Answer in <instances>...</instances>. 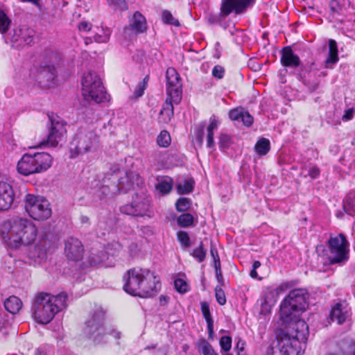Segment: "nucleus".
I'll list each match as a JSON object with an SVG mask.
<instances>
[{
  "label": "nucleus",
  "instance_id": "nucleus-29",
  "mask_svg": "<svg viewBox=\"0 0 355 355\" xmlns=\"http://www.w3.org/2000/svg\"><path fill=\"white\" fill-rule=\"evenodd\" d=\"M338 60L337 44L335 40H329V57L326 60V63L335 64Z\"/></svg>",
  "mask_w": 355,
  "mask_h": 355
},
{
  "label": "nucleus",
  "instance_id": "nucleus-48",
  "mask_svg": "<svg viewBox=\"0 0 355 355\" xmlns=\"http://www.w3.org/2000/svg\"><path fill=\"white\" fill-rule=\"evenodd\" d=\"M225 73L224 68L220 65H216L212 69V75L214 77L221 79L223 78Z\"/></svg>",
  "mask_w": 355,
  "mask_h": 355
},
{
  "label": "nucleus",
  "instance_id": "nucleus-35",
  "mask_svg": "<svg viewBox=\"0 0 355 355\" xmlns=\"http://www.w3.org/2000/svg\"><path fill=\"white\" fill-rule=\"evenodd\" d=\"M193 222V216L189 213L182 214L178 218V224L182 227L191 226Z\"/></svg>",
  "mask_w": 355,
  "mask_h": 355
},
{
  "label": "nucleus",
  "instance_id": "nucleus-6",
  "mask_svg": "<svg viewBox=\"0 0 355 355\" xmlns=\"http://www.w3.org/2000/svg\"><path fill=\"white\" fill-rule=\"evenodd\" d=\"M166 78L167 98L159 117V121L165 123L170 121L173 116V103L178 104L182 99V84L177 71L174 68H168L166 70Z\"/></svg>",
  "mask_w": 355,
  "mask_h": 355
},
{
  "label": "nucleus",
  "instance_id": "nucleus-25",
  "mask_svg": "<svg viewBox=\"0 0 355 355\" xmlns=\"http://www.w3.org/2000/svg\"><path fill=\"white\" fill-rule=\"evenodd\" d=\"M4 307L9 313L16 314L21 309L22 302L19 297L12 295L4 301Z\"/></svg>",
  "mask_w": 355,
  "mask_h": 355
},
{
  "label": "nucleus",
  "instance_id": "nucleus-46",
  "mask_svg": "<svg viewBox=\"0 0 355 355\" xmlns=\"http://www.w3.org/2000/svg\"><path fill=\"white\" fill-rule=\"evenodd\" d=\"M110 6H113L114 9H120L122 10L128 8L125 0H107Z\"/></svg>",
  "mask_w": 355,
  "mask_h": 355
},
{
  "label": "nucleus",
  "instance_id": "nucleus-44",
  "mask_svg": "<svg viewBox=\"0 0 355 355\" xmlns=\"http://www.w3.org/2000/svg\"><path fill=\"white\" fill-rule=\"evenodd\" d=\"M232 143L231 137L227 134L221 133L219 137V147L220 148H227Z\"/></svg>",
  "mask_w": 355,
  "mask_h": 355
},
{
  "label": "nucleus",
  "instance_id": "nucleus-24",
  "mask_svg": "<svg viewBox=\"0 0 355 355\" xmlns=\"http://www.w3.org/2000/svg\"><path fill=\"white\" fill-rule=\"evenodd\" d=\"M49 247V243L46 241L45 238L42 239L39 243L29 250L28 257L31 259L37 261V259L42 261L46 258L47 249Z\"/></svg>",
  "mask_w": 355,
  "mask_h": 355
},
{
  "label": "nucleus",
  "instance_id": "nucleus-15",
  "mask_svg": "<svg viewBox=\"0 0 355 355\" xmlns=\"http://www.w3.org/2000/svg\"><path fill=\"white\" fill-rule=\"evenodd\" d=\"M150 204V199L137 194L131 203L120 207L121 213L134 216L147 215Z\"/></svg>",
  "mask_w": 355,
  "mask_h": 355
},
{
  "label": "nucleus",
  "instance_id": "nucleus-18",
  "mask_svg": "<svg viewBox=\"0 0 355 355\" xmlns=\"http://www.w3.org/2000/svg\"><path fill=\"white\" fill-rule=\"evenodd\" d=\"M326 355H355V343L350 339L331 342Z\"/></svg>",
  "mask_w": 355,
  "mask_h": 355
},
{
  "label": "nucleus",
  "instance_id": "nucleus-52",
  "mask_svg": "<svg viewBox=\"0 0 355 355\" xmlns=\"http://www.w3.org/2000/svg\"><path fill=\"white\" fill-rule=\"evenodd\" d=\"M111 335L114 338L116 339H120L121 338V332L120 331H116V329H114L112 327H107L105 328V334H104V338L105 337L106 335Z\"/></svg>",
  "mask_w": 355,
  "mask_h": 355
},
{
  "label": "nucleus",
  "instance_id": "nucleus-42",
  "mask_svg": "<svg viewBox=\"0 0 355 355\" xmlns=\"http://www.w3.org/2000/svg\"><path fill=\"white\" fill-rule=\"evenodd\" d=\"M178 239L180 243L185 248H188L191 245V241L189 234L184 231H180L178 232Z\"/></svg>",
  "mask_w": 355,
  "mask_h": 355
},
{
  "label": "nucleus",
  "instance_id": "nucleus-1",
  "mask_svg": "<svg viewBox=\"0 0 355 355\" xmlns=\"http://www.w3.org/2000/svg\"><path fill=\"white\" fill-rule=\"evenodd\" d=\"M37 233L35 224L26 218L16 217L0 224V237L12 248L31 244L35 240Z\"/></svg>",
  "mask_w": 355,
  "mask_h": 355
},
{
  "label": "nucleus",
  "instance_id": "nucleus-63",
  "mask_svg": "<svg viewBox=\"0 0 355 355\" xmlns=\"http://www.w3.org/2000/svg\"><path fill=\"white\" fill-rule=\"evenodd\" d=\"M169 301V297L166 295H160L159 297V304L161 306H165L168 304Z\"/></svg>",
  "mask_w": 355,
  "mask_h": 355
},
{
  "label": "nucleus",
  "instance_id": "nucleus-39",
  "mask_svg": "<svg viewBox=\"0 0 355 355\" xmlns=\"http://www.w3.org/2000/svg\"><path fill=\"white\" fill-rule=\"evenodd\" d=\"M156 189L162 194L168 193L172 189L171 180H163L158 182Z\"/></svg>",
  "mask_w": 355,
  "mask_h": 355
},
{
  "label": "nucleus",
  "instance_id": "nucleus-36",
  "mask_svg": "<svg viewBox=\"0 0 355 355\" xmlns=\"http://www.w3.org/2000/svg\"><path fill=\"white\" fill-rule=\"evenodd\" d=\"M162 21L164 24L180 26L179 21L175 19L168 10H164L162 14Z\"/></svg>",
  "mask_w": 355,
  "mask_h": 355
},
{
  "label": "nucleus",
  "instance_id": "nucleus-2",
  "mask_svg": "<svg viewBox=\"0 0 355 355\" xmlns=\"http://www.w3.org/2000/svg\"><path fill=\"white\" fill-rule=\"evenodd\" d=\"M123 290L130 295L140 297H151L159 291L161 284L153 272L148 269L133 268L123 277Z\"/></svg>",
  "mask_w": 355,
  "mask_h": 355
},
{
  "label": "nucleus",
  "instance_id": "nucleus-12",
  "mask_svg": "<svg viewBox=\"0 0 355 355\" xmlns=\"http://www.w3.org/2000/svg\"><path fill=\"white\" fill-rule=\"evenodd\" d=\"M104 319L105 312L99 309L96 311L86 322L85 333L96 343H101L104 340L105 330L103 327Z\"/></svg>",
  "mask_w": 355,
  "mask_h": 355
},
{
  "label": "nucleus",
  "instance_id": "nucleus-7",
  "mask_svg": "<svg viewBox=\"0 0 355 355\" xmlns=\"http://www.w3.org/2000/svg\"><path fill=\"white\" fill-rule=\"evenodd\" d=\"M53 162L51 155L47 153H26L19 160L17 170L19 173L28 176L49 169Z\"/></svg>",
  "mask_w": 355,
  "mask_h": 355
},
{
  "label": "nucleus",
  "instance_id": "nucleus-30",
  "mask_svg": "<svg viewBox=\"0 0 355 355\" xmlns=\"http://www.w3.org/2000/svg\"><path fill=\"white\" fill-rule=\"evenodd\" d=\"M343 208L345 212L350 215H355V196L349 193L343 202Z\"/></svg>",
  "mask_w": 355,
  "mask_h": 355
},
{
  "label": "nucleus",
  "instance_id": "nucleus-61",
  "mask_svg": "<svg viewBox=\"0 0 355 355\" xmlns=\"http://www.w3.org/2000/svg\"><path fill=\"white\" fill-rule=\"evenodd\" d=\"M210 252H211V257L214 259V265L216 264V261L217 260H218V262H220V258H219V256L218 254L217 250L216 249H214V248H211Z\"/></svg>",
  "mask_w": 355,
  "mask_h": 355
},
{
  "label": "nucleus",
  "instance_id": "nucleus-56",
  "mask_svg": "<svg viewBox=\"0 0 355 355\" xmlns=\"http://www.w3.org/2000/svg\"><path fill=\"white\" fill-rule=\"evenodd\" d=\"M320 173V171L318 167L316 166H312L310 167L308 174L312 179H315L319 176Z\"/></svg>",
  "mask_w": 355,
  "mask_h": 355
},
{
  "label": "nucleus",
  "instance_id": "nucleus-64",
  "mask_svg": "<svg viewBox=\"0 0 355 355\" xmlns=\"http://www.w3.org/2000/svg\"><path fill=\"white\" fill-rule=\"evenodd\" d=\"M257 269H253L250 271V275L252 278H257L258 277V274L256 271Z\"/></svg>",
  "mask_w": 355,
  "mask_h": 355
},
{
  "label": "nucleus",
  "instance_id": "nucleus-11",
  "mask_svg": "<svg viewBox=\"0 0 355 355\" xmlns=\"http://www.w3.org/2000/svg\"><path fill=\"white\" fill-rule=\"evenodd\" d=\"M49 119L51 122V126L47 138L42 141L36 147H42L45 145L56 147L66 135L65 123L59 116H49Z\"/></svg>",
  "mask_w": 355,
  "mask_h": 355
},
{
  "label": "nucleus",
  "instance_id": "nucleus-28",
  "mask_svg": "<svg viewBox=\"0 0 355 355\" xmlns=\"http://www.w3.org/2000/svg\"><path fill=\"white\" fill-rule=\"evenodd\" d=\"M194 181L193 179H187L180 181L177 184V191L183 195L191 193L193 189Z\"/></svg>",
  "mask_w": 355,
  "mask_h": 355
},
{
  "label": "nucleus",
  "instance_id": "nucleus-21",
  "mask_svg": "<svg viewBox=\"0 0 355 355\" xmlns=\"http://www.w3.org/2000/svg\"><path fill=\"white\" fill-rule=\"evenodd\" d=\"M14 199L15 193L11 185L5 182H0V210L10 209Z\"/></svg>",
  "mask_w": 355,
  "mask_h": 355
},
{
  "label": "nucleus",
  "instance_id": "nucleus-41",
  "mask_svg": "<svg viewBox=\"0 0 355 355\" xmlns=\"http://www.w3.org/2000/svg\"><path fill=\"white\" fill-rule=\"evenodd\" d=\"M10 23L11 21L6 14L0 10V33H5L8 31Z\"/></svg>",
  "mask_w": 355,
  "mask_h": 355
},
{
  "label": "nucleus",
  "instance_id": "nucleus-14",
  "mask_svg": "<svg viewBox=\"0 0 355 355\" xmlns=\"http://www.w3.org/2000/svg\"><path fill=\"white\" fill-rule=\"evenodd\" d=\"M347 241L343 234L329 239V248L330 254L329 255V261L330 263H340L347 259Z\"/></svg>",
  "mask_w": 355,
  "mask_h": 355
},
{
  "label": "nucleus",
  "instance_id": "nucleus-50",
  "mask_svg": "<svg viewBox=\"0 0 355 355\" xmlns=\"http://www.w3.org/2000/svg\"><path fill=\"white\" fill-rule=\"evenodd\" d=\"M266 355H288L284 353L280 347L277 345V347H269L266 352Z\"/></svg>",
  "mask_w": 355,
  "mask_h": 355
},
{
  "label": "nucleus",
  "instance_id": "nucleus-16",
  "mask_svg": "<svg viewBox=\"0 0 355 355\" xmlns=\"http://www.w3.org/2000/svg\"><path fill=\"white\" fill-rule=\"evenodd\" d=\"M147 30L146 18L139 12L136 11L129 20V24L124 27L123 36L127 40L135 39L137 35Z\"/></svg>",
  "mask_w": 355,
  "mask_h": 355
},
{
  "label": "nucleus",
  "instance_id": "nucleus-32",
  "mask_svg": "<svg viewBox=\"0 0 355 355\" xmlns=\"http://www.w3.org/2000/svg\"><path fill=\"white\" fill-rule=\"evenodd\" d=\"M123 246L118 241H112L108 243L105 248V252L107 255L116 256L122 251Z\"/></svg>",
  "mask_w": 355,
  "mask_h": 355
},
{
  "label": "nucleus",
  "instance_id": "nucleus-27",
  "mask_svg": "<svg viewBox=\"0 0 355 355\" xmlns=\"http://www.w3.org/2000/svg\"><path fill=\"white\" fill-rule=\"evenodd\" d=\"M196 346L198 351L203 355H218L215 352L211 344L204 338L200 339L196 343Z\"/></svg>",
  "mask_w": 355,
  "mask_h": 355
},
{
  "label": "nucleus",
  "instance_id": "nucleus-53",
  "mask_svg": "<svg viewBox=\"0 0 355 355\" xmlns=\"http://www.w3.org/2000/svg\"><path fill=\"white\" fill-rule=\"evenodd\" d=\"M218 125V122L215 116H212L209 119V125L207 128V132H213L214 130L217 129Z\"/></svg>",
  "mask_w": 355,
  "mask_h": 355
},
{
  "label": "nucleus",
  "instance_id": "nucleus-4",
  "mask_svg": "<svg viewBox=\"0 0 355 355\" xmlns=\"http://www.w3.org/2000/svg\"><path fill=\"white\" fill-rule=\"evenodd\" d=\"M67 295L60 293L52 295L46 293L37 294L32 306L33 316L38 323H49L55 314L67 306Z\"/></svg>",
  "mask_w": 355,
  "mask_h": 355
},
{
  "label": "nucleus",
  "instance_id": "nucleus-59",
  "mask_svg": "<svg viewBox=\"0 0 355 355\" xmlns=\"http://www.w3.org/2000/svg\"><path fill=\"white\" fill-rule=\"evenodd\" d=\"M214 146V132H207V146L208 148H212Z\"/></svg>",
  "mask_w": 355,
  "mask_h": 355
},
{
  "label": "nucleus",
  "instance_id": "nucleus-22",
  "mask_svg": "<svg viewBox=\"0 0 355 355\" xmlns=\"http://www.w3.org/2000/svg\"><path fill=\"white\" fill-rule=\"evenodd\" d=\"M281 64L286 67L297 68L300 64V59L290 46L284 47L282 50Z\"/></svg>",
  "mask_w": 355,
  "mask_h": 355
},
{
  "label": "nucleus",
  "instance_id": "nucleus-43",
  "mask_svg": "<svg viewBox=\"0 0 355 355\" xmlns=\"http://www.w3.org/2000/svg\"><path fill=\"white\" fill-rule=\"evenodd\" d=\"M221 349L225 352L230 350L232 347V338L228 336H222L220 340Z\"/></svg>",
  "mask_w": 355,
  "mask_h": 355
},
{
  "label": "nucleus",
  "instance_id": "nucleus-37",
  "mask_svg": "<svg viewBox=\"0 0 355 355\" xmlns=\"http://www.w3.org/2000/svg\"><path fill=\"white\" fill-rule=\"evenodd\" d=\"M191 200L188 198H180L175 203L176 209L180 212L187 211L191 206Z\"/></svg>",
  "mask_w": 355,
  "mask_h": 355
},
{
  "label": "nucleus",
  "instance_id": "nucleus-58",
  "mask_svg": "<svg viewBox=\"0 0 355 355\" xmlns=\"http://www.w3.org/2000/svg\"><path fill=\"white\" fill-rule=\"evenodd\" d=\"M214 268H215L216 277L217 280L219 282H223V276H222V272L220 270V262H218V260L216 261Z\"/></svg>",
  "mask_w": 355,
  "mask_h": 355
},
{
  "label": "nucleus",
  "instance_id": "nucleus-57",
  "mask_svg": "<svg viewBox=\"0 0 355 355\" xmlns=\"http://www.w3.org/2000/svg\"><path fill=\"white\" fill-rule=\"evenodd\" d=\"M78 28L80 31L88 32L92 28V24L88 21H83L79 23Z\"/></svg>",
  "mask_w": 355,
  "mask_h": 355
},
{
  "label": "nucleus",
  "instance_id": "nucleus-31",
  "mask_svg": "<svg viewBox=\"0 0 355 355\" xmlns=\"http://www.w3.org/2000/svg\"><path fill=\"white\" fill-rule=\"evenodd\" d=\"M270 141L268 139L261 138L260 139L256 144L254 146V149L256 153L260 155L263 156L266 155L270 150Z\"/></svg>",
  "mask_w": 355,
  "mask_h": 355
},
{
  "label": "nucleus",
  "instance_id": "nucleus-45",
  "mask_svg": "<svg viewBox=\"0 0 355 355\" xmlns=\"http://www.w3.org/2000/svg\"><path fill=\"white\" fill-rule=\"evenodd\" d=\"M215 296L216 301L220 305H224L226 303V297L225 292L220 286L215 288Z\"/></svg>",
  "mask_w": 355,
  "mask_h": 355
},
{
  "label": "nucleus",
  "instance_id": "nucleus-47",
  "mask_svg": "<svg viewBox=\"0 0 355 355\" xmlns=\"http://www.w3.org/2000/svg\"><path fill=\"white\" fill-rule=\"evenodd\" d=\"M174 286L177 291L181 293H186L187 291L188 286L185 281L182 279H177L174 282Z\"/></svg>",
  "mask_w": 355,
  "mask_h": 355
},
{
  "label": "nucleus",
  "instance_id": "nucleus-26",
  "mask_svg": "<svg viewBox=\"0 0 355 355\" xmlns=\"http://www.w3.org/2000/svg\"><path fill=\"white\" fill-rule=\"evenodd\" d=\"M201 311L205 318L207 324L209 333V338L213 339L214 335V321L211 318V315L209 311V306L207 302H201Z\"/></svg>",
  "mask_w": 355,
  "mask_h": 355
},
{
  "label": "nucleus",
  "instance_id": "nucleus-17",
  "mask_svg": "<svg viewBox=\"0 0 355 355\" xmlns=\"http://www.w3.org/2000/svg\"><path fill=\"white\" fill-rule=\"evenodd\" d=\"M254 2V0H223L220 7V15L227 17L234 12L239 15L246 10Z\"/></svg>",
  "mask_w": 355,
  "mask_h": 355
},
{
  "label": "nucleus",
  "instance_id": "nucleus-9",
  "mask_svg": "<svg viewBox=\"0 0 355 355\" xmlns=\"http://www.w3.org/2000/svg\"><path fill=\"white\" fill-rule=\"evenodd\" d=\"M82 94L86 101L96 103L107 100L106 92L99 76L94 71H87L82 78Z\"/></svg>",
  "mask_w": 355,
  "mask_h": 355
},
{
  "label": "nucleus",
  "instance_id": "nucleus-10",
  "mask_svg": "<svg viewBox=\"0 0 355 355\" xmlns=\"http://www.w3.org/2000/svg\"><path fill=\"white\" fill-rule=\"evenodd\" d=\"M25 209L29 216L36 220H44L52 214L49 202L39 196L27 194L25 198Z\"/></svg>",
  "mask_w": 355,
  "mask_h": 355
},
{
  "label": "nucleus",
  "instance_id": "nucleus-3",
  "mask_svg": "<svg viewBox=\"0 0 355 355\" xmlns=\"http://www.w3.org/2000/svg\"><path fill=\"white\" fill-rule=\"evenodd\" d=\"M285 329H279L276 338L277 345L288 355H301L309 335L305 321L284 324Z\"/></svg>",
  "mask_w": 355,
  "mask_h": 355
},
{
  "label": "nucleus",
  "instance_id": "nucleus-23",
  "mask_svg": "<svg viewBox=\"0 0 355 355\" xmlns=\"http://www.w3.org/2000/svg\"><path fill=\"white\" fill-rule=\"evenodd\" d=\"M350 312L346 305L337 303L331 309L330 318L332 321H336L338 324H343L350 317Z\"/></svg>",
  "mask_w": 355,
  "mask_h": 355
},
{
  "label": "nucleus",
  "instance_id": "nucleus-8",
  "mask_svg": "<svg viewBox=\"0 0 355 355\" xmlns=\"http://www.w3.org/2000/svg\"><path fill=\"white\" fill-rule=\"evenodd\" d=\"M98 137L89 127H81L75 134L71 142V157H75L95 151L98 146Z\"/></svg>",
  "mask_w": 355,
  "mask_h": 355
},
{
  "label": "nucleus",
  "instance_id": "nucleus-49",
  "mask_svg": "<svg viewBox=\"0 0 355 355\" xmlns=\"http://www.w3.org/2000/svg\"><path fill=\"white\" fill-rule=\"evenodd\" d=\"M241 121L245 126H250L253 123V117L247 112H243Z\"/></svg>",
  "mask_w": 355,
  "mask_h": 355
},
{
  "label": "nucleus",
  "instance_id": "nucleus-5",
  "mask_svg": "<svg viewBox=\"0 0 355 355\" xmlns=\"http://www.w3.org/2000/svg\"><path fill=\"white\" fill-rule=\"evenodd\" d=\"M308 297V293L304 289L290 291L280 306V318L284 324L304 321L300 317L309 306Z\"/></svg>",
  "mask_w": 355,
  "mask_h": 355
},
{
  "label": "nucleus",
  "instance_id": "nucleus-13",
  "mask_svg": "<svg viewBox=\"0 0 355 355\" xmlns=\"http://www.w3.org/2000/svg\"><path fill=\"white\" fill-rule=\"evenodd\" d=\"M35 31L33 29L23 26L12 30L6 37V43H10L12 47L21 49L26 45H30L34 39Z\"/></svg>",
  "mask_w": 355,
  "mask_h": 355
},
{
  "label": "nucleus",
  "instance_id": "nucleus-40",
  "mask_svg": "<svg viewBox=\"0 0 355 355\" xmlns=\"http://www.w3.org/2000/svg\"><path fill=\"white\" fill-rule=\"evenodd\" d=\"M149 80V75H146L141 82H139L134 92V96L135 98L141 97L145 89H146Z\"/></svg>",
  "mask_w": 355,
  "mask_h": 355
},
{
  "label": "nucleus",
  "instance_id": "nucleus-19",
  "mask_svg": "<svg viewBox=\"0 0 355 355\" xmlns=\"http://www.w3.org/2000/svg\"><path fill=\"white\" fill-rule=\"evenodd\" d=\"M50 63L41 64L38 69V79L40 83H51L55 78V68L54 64L58 60V55L55 53H49Z\"/></svg>",
  "mask_w": 355,
  "mask_h": 355
},
{
  "label": "nucleus",
  "instance_id": "nucleus-62",
  "mask_svg": "<svg viewBox=\"0 0 355 355\" xmlns=\"http://www.w3.org/2000/svg\"><path fill=\"white\" fill-rule=\"evenodd\" d=\"M245 344V343L244 341L239 339L236 345V349H237V351L238 352H243Z\"/></svg>",
  "mask_w": 355,
  "mask_h": 355
},
{
  "label": "nucleus",
  "instance_id": "nucleus-60",
  "mask_svg": "<svg viewBox=\"0 0 355 355\" xmlns=\"http://www.w3.org/2000/svg\"><path fill=\"white\" fill-rule=\"evenodd\" d=\"M354 116V110L353 109H348L345 110V114H343L342 119L343 121H349L351 120Z\"/></svg>",
  "mask_w": 355,
  "mask_h": 355
},
{
  "label": "nucleus",
  "instance_id": "nucleus-55",
  "mask_svg": "<svg viewBox=\"0 0 355 355\" xmlns=\"http://www.w3.org/2000/svg\"><path fill=\"white\" fill-rule=\"evenodd\" d=\"M204 137V126H201L196 131V141L200 146L202 145Z\"/></svg>",
  "mask_w": 355,
  "mask_h": 355
},
{
  "label": "nucleus",
  "instance_id": "nucleus-51",
  "mask_svg": "<svg viewBox=\"0 0 355 355\" xmlns=\"http://www.w3.org/2000/svg\"><path fill=\"white\" fill-rule=\"evenodd\" d=\"M242 114L243 111L239 110V109H234L230 111L229 117L232 121H241Z\"/></svg>",
  "mask_w": 355,
  "mask_h": 355
},
{
  "label": "nucleus",
  "instance_id": "nucleus-33",
  "mask_svg": "<svg viewBox=\"0 0 355 355\" xmlns=\"http://www.w3.org/2000/svg\"><path fill=\"white\" fill-rule=\"evenodd\" d=\"M206 254L207 250L204 248L202 241H200L199 246L195 248L191 253V255L200 263L205 259Z\"/></svg>",
  "mask_w": 355,
  "mask_h": 355
},
{
  "label": "nucleus",
  "instance_id": "nucleus-34",
  "mask_svg": "<svg viewBox=\"0 0 355 355\" xmlns=\"http://www.w3.org/2000/svg\"><path fill=\"white\" fill-rule=\"evenodd\" d=\"M107 258L106 253L104 251H101L98 253H91L89 259L92 265H98L103 261H105Z\"/></svg>",
  "mask_w": 355,
  "mask_h": 355
},
{
  "label": "nucleus",
  "instance_id": "nucleus-54",
  "mask_svg": "<svg viewBox=\"0 0 355 355\" xmlns=\"http://www.w3.org/2000/svg\"><path fill=\"white\" fill-rule=\"evenodd\" d=\"M110 40V35L104 33L103 35H96L94 36V41L98 43H106Z\"/></svg>",
  "mask_w": 355,
  "mask_h": 355
},
{
  "label": "nucleus",
  "instance_id": "nucleus-38",
  "mask_svg": "<svg viewBox=\"0 0 355 355\" xmlns=\"http://www.w3.org/2000/svg\"><path fill=\"white\" fill-rule=\"evenodd\" d=\"M171 142V136L166 130H162L157 138V143L161 147H167Z\"/></svg>",
  "mask_w": 355,
  "mask_h": 355
},
{
  "label": "nucleus",
  "instance_id": "nucleus-20",
  "mask_svg": "<svg viewBox=\"0 0 355 355\" xmlns=\"http://www.w3.org/2000/svg\"><path fill=\"white\" fill-rule=\"evenodd\" d=\"M64 252L67 257L72 261L80 260L84 252L82 243L78 239L69 238L65 242Z\"/></svg>",
  "mask_w": 355,
  "mask_h": 355
}]
</instances>
